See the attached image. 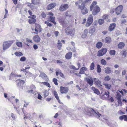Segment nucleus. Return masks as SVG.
<instances>
[{
    "label": "nucleus",
    "mask_w": 127,
    "mask_h": 127,
    "mask_svg": "<svg viewBox=\"0 0 127 127\" xmlns=\"http://www.w3.org/2000/svg\"><path fill=\"white\" fill-rule=\"evenodd\" d=\"M97 4V2L94 1L90 6V10L92 11V14L93 15H97L101 11L100 8L98 5H96Z\"/></svg>",
    "instance_id": "f257e3e1"
},
{
    "label": "nucleus",
    "mask_w": 127,
    "mask_h": 127,
    "mask_svg": "<svg viewBox=\"0 0 127 127\" xmlns=\"http://www.w3.org/2000/svg\"><path fill=\"white\" fill-rule=\"evenodd\" d=\"M32 30L33 31H35V32H33V33L37 34L38 33H40L42 31V28L41 26L39 24L35 23V28L33 26L31 27Z\"/></svg>",
    "instance_id": "f03ea898"
},
{
    "label": "nucleus",
    "mask_w": 127,
    "mask_h": 127,
    "mask_svg": "<svg viewBox=\"0 0 127 127\" xmlns=\"http://www.w3.org/2000/svg\"><path fill=\"white\" fill-rule=\"evenodd\" d=\"M13 42L14 41L13 40H8L4 42L3 45V49L5 50L9 48Z\"/></svg>",
    "instance_id": "7ed1b4c3"
},
{
    "label": "nucleus",
    "mask_w": 127,
    "mask_h": 127,
    "mask_svg": "<svg viewBox=\"0 0 127 127\" xmlns=\"http://www.w3.org/2000/svg\"><path fill=\"white\" fill-rule=\"evenodd\" d=\"M75 32L74 29L72 28L71 26H69L65 29V32L67 34L73 36Z\"/></svg>",
    "instance_id": "20e7f679"
},
{
    "label": "nucleus",
    "mask_w": 127,
    "mask_h": 127,
    "mask_svg": "<svg viewBox=\"0 0 127 127\" xmlns=\"http://www.w3.org/2000/svg\"><path fill=\"white\" fill-rule=\"evenodd\" d=\"M85 4L82 3L81 5L79 6V8L81 9V12L83 14H85L88 13V10L85 7Z\"/></svg>",
    "instance_id": "39448f33"
},
{
    "label": "nucleus",
    "mask_w": 127,
    "mask_h": 127,
    "mask_svg": "<svg viewBox=\"0 0 127 127\" xmlns=\"http://www.w3.org/2000/svg\"><path fill=\"white\" fill-rule=\"evenodd\" d=\"M93 21V16L92 14H90L87 20L86 24V26L88 27L90 26Z\"/></svg>",
    "instance_id": "423d86ee"
},
{
    "label": "nucleus",
    "mask_w": 127,
    "mask_h": 127,
    "mask_svg": "<svg viewBox=\"0 0 127 127\" xmlns=\"http://www.w3.org/2000/svg\"><path fill=\"white\" fill-rule=\"evenodd\" d=\"M69 7V6L67 4H62L59 7V10L61 12H63L65 11Z\"/></svg>",
    "instance_id": "0eeeda50"
},
{
    "label": "nucleus",
    "mask_w": 127,
    "mask_h": 127,
    "mask_svg": "<svg viewBox=\"0 0 127 127\" xmlns=\"http://www.w3.org/2000/svg\"><path fill=\"white\" fill-rule=\"evenodd\" d=\"M85 80L87 83L90 86H92L93 85L94 80V78L91 77H87L86 78Z\"/></svg>",
    "instance_id": "6e6552de"
},
{
    "label": "nucleus",
    "mask_w": 127,
    "mask_h": 127,
    "mask_svg": "<svg viewBox=\"0 0 127 127\" xmlns=\"http://www.w3.org/2000/svg\"><path fill=\"white\" fill-rule=\"evenodd\" d=\"M123 8V6L122 5H120L115 9V11L116 14L118 15L122 12Z\"/></svg>",
    "instance_id": "1a4fd4ad"
},
{
    "label": "nucleus",
    "mask_w": 127,
    "mask_h": 127,
    "mask_svg": "<svg viewBox=\"0 0 127 127\" xmlns=\"http://www.w3.org/2000/svg\"><path fill=\"white\" fill-rule=\"evenodd\" d=\"M28 18H30L29 19V23L30 24H33L36 21L35 19L36 18V16L35 15H32V16H28Z\"/></svg>",
    "instance_id": "9d476101"
},
{
    "label": "nucleus",
    "mask_w": 127,
    "mask_h": 127,
    "mask_svg": "<svg viewBox=\"0 0 127 127\" xmlns=\"http://www.w3.org/2000/svg\"><path fill=\"white\" fill-rule=\"evenodd\" d=\"M107 51V50L106 48H102L98 51L97 56L98 57L102 56L105 54Z\"/></svg>",
    "instance_id": "9b49d317"
},
{
    "label": "nucleus",
    "mask_w": 127,
    "mask_h": 127,
    "mask_svg": "<svg viewBox=\"0 0 127 127\" xmlns=\"http://www.w3.org/2000/svg\"><path fill=\"white\" fill-rule=\"evenodd\" d=\"M94 82L95 83V85L97 87H99L101 88L102 90V85H101V82L98 79L96 78H94Z\"/></svg>",
    "instance_id": "f8f14e48"
},
{
    "label": "nucleus",
    "mask_w": 127,
    "mask_h": 127,
    "mask_svg": "<svg viewBox=\"0 0 127 127\" xmlns=\"http://www.w3.org/2000/svg\"><path fill=\"white\" fill-rule=\"evenodd\" d=\"M69 90L68 88L67 87H64L61 86L60 87V92L61 94H67Z\"/></svg>",
    "instance_id": "ddd939ff"
},
{
    "label": "nucleus",
    "mask_w": 127,
    "mask_h": 127,
    "mask_svg": "<svg viewBox=\"0 0 127 127\" xmlns=\"http://www.w3.org/2000/svg\"><path fill=\"white\" fill-rule=\"evenodd\" d=\"M121 96L119 93H117V94L116 96V97L118 100V105L121 106L122 105V102L121 101Z\"/></svg>",
    "instance_id": "4468645a"
},
{
    "label": "nucleus",
    "mask_w": 127,
    "mask_h": 127,
    "mask_svg": "<svg viewBox=\"0 0 127 127\" xmlns=\"http://www.w3.org/2000/svg\"><path fill=\"white\" fill-rule=\"evenodd\" d=\"M95 111L92 108H88L87 111V114L90 116H92L94 115Z\"/></svg>",
    "instance_id": "2eb2a0df"
},
{
    "label": "nucleus",
    "mask_w": 127,
    "mask_h": 127,
    "mask_svg": "<svg viewBox=\"0 0 127 127\" xmlns=\"http://www.w3.org/2000/svg\"><path fill=\"white\" fill-rule=\"evenodd\" d=\"M110 93L108 91L105 92L104 94L101 96V99L104 100L108 99L109 98V94Z\"/></svg>",
    "instance_id": "dca6fc26"
},
{
    "label": "nucleus",
    "mask_w": 127,
    "mask_h": 127,
    "mask_svg": "<svg viewBox=\"0 0 127 127\" xmlns=\"http://www.w3.org/2000/svg\"><path fill=\"white\" fill-rule=\"evenodd\" d=\"M56 4L55 3H52L49 4L47 7V9L49 10L54 8L56 6Z\"/></svg>",
    "instance_id": "f3484780"
},
{
    "label": "nucleus",
    "mask_w": 127,
    "mask_h": 127,
    "mask_svg": "<svg viewBox=\"0 0 127 127\" xmlns=\"http://www.w3.org/2000/svg\"><path fill=\"white\" fill-rule=\"evenodd\" d=\"M102 18L104 20H105L107 22H110V20L109 18V16L108 14H104L102 16Z\"/></svg>",
    "instance_id": "a211bd4d"
},
{
    "label": "nucleus",
    "mask_w": 127,
    "mask_h": 127,
    "mask_svg": "<svg viewBox=\"0 0 127 127\" xmlns=\"http://www.w3.org/2000/svg\"><path fill=\"white\" fill-rule=\"evenodd\" d=\"M53 95L56 98L58 102L59 103H61L60 100L59 98V96L57 92L55 91H54L53 92Z\"/></svg>",
    "instance_id": "6ab92c4d"
},
{
    "label": "nucleus",
    "mask_w": 127,
    "mask_h": 127,
    "mask_svg": "<svg viewBox=\"0 0 127 127\" xmlns=\"http://www.w3.org/2000/svg\"><path fill=\"white\" fill-rule=\"evenodd\" d=\"M116 24L114 23H112L110 24L108 28V30L110 32L113 31L116 27Z\"/></svg>",
    "instance_id": "aec40b11"
},
{
    "label": "nucleus",
    "mask_w": 127,
    "mask_h": 127,
    "mask_svg": "<svg viewBox=\"0 0 127 127\" xmlns=\"http://www.w3.org/2000/svg\"><path fill=\"white\" fill-rule=\"evenodd\" d=\"M33 39L35 42L38 43L40 41V39L38 35H36L33 37Z\"/></svg>",
    "instance_id": "412c9836"
},
{
    "label": "nucleus",
    "mask_w": 127,
    "mask_h": 127,
    "mask_svg": "<svg viewBox=\"0 0 127 127\" xmlns=\"http://www.w3.org/2000/svg\"><path fill=\"white\" fill-rule=\"evenodd\" d=\"M48 21H50L54 25L56 24V23L55 21V17L54 16H50Z\"/></svg>",
    "instance_id": "4be33fe9"
},
{
    "label": "nucleus",
    "mask_w": 127,
    "mask_h": 127,
    "mask_svg": "<svg viewBox=\"0 0 127 127\" xmlns=\"http://www.w3.org/2000/svg\"><path fill=\"white\" fill-rule=\"evenodd\" d=\"M96 29L95 27L94 26H92L90 28V30H89V33L92 35L95 32Z\"/></svg>",
    "instance_id": "5701e85b"
},
{
    "label": "nucleus",
    "mask_w": 127,
    "mask_h": 127,
    "mask_svg": "<svg viewBox=\"0 0 127 127\" xmlns=\"http://www.w3.org/2000/svg\"><path fill=\"white\" fill-rule=\"evenodd\" d=\"M72 53L71 52H69L67 53L65 56V58L67 60L71 59L72 57Z\"/></svg>",
    "instance_id": "b1692460"
},
{
    "label": "nucleus",
    "mask_w": 127,
    "mask_h": 127,
    "mask_svg": "<svg viewBox=\"0 0 127 127\" xmlns=\"http://www.w3.org/2000/svg\"><path fill=\"white\" fill-rule=\"evenodd\" d=\"M87 68L86 67H82L80 69L79 72L78 74H83L85 72V71H87Z\"/></svg>",
    "instance_id": "393cba45"
},
{
    "label": "nucleus",
    "mask_w": 127,
    "mask_h": 127,
    "mask_svg": "<svg viewBox=\"0 0 127 127\" xmlns=\"http://www.w3.org/2000/svg\"><path fill=\"white\" fill-rule=\"evenodd\" d=\"M125 46V44L123 42H120L118 45V48L119 49L123 48Z\"/></svg>",
    "instance_id": "a878e982"
},
{
    "label": "nucleus",
    "mask_w": 127,
    "mask_h": 127,
    "mask_svg": "<svg viewBox=\"0 0 127 127\" xmlns=\"http://www.w3.org/2000/svg\"><path fill=\"white\" fill-rule=\"evenodd\" d=\"M55 73L56 75L57 76H58V75L59 74L60 76L63 78H65L62 72L60 70L59 71H56Z\"/></svg>",
    "instance_id": "bb28decb"
},
{
    "label": "nucleus",
    "mask_w": 127,
    "mask_h": 127,
    "mask_svg": "<svg viewBox=\"0 0 127 127\" xmlns=\"http://www.w3.org/2000/svg\"><path fill=\"white\" fill-rule=\"evenodd\" d=\"M119 119L121 120L124 119V121L127 122V115H124L120 116L119 117Z\"/></svg>",
    "instance_id": "cd10ccee"
},
{
    "label": "nucleus",
    "mask_w": 127,
    "mask_h": 127,
    "mask_svg": "<svg viewBox=\"0 0 127 127\" xmlns=\"http://www.w3.org/2000/svg\"><path fill=\"white\" fill-rule=\"evenodd\" d=\"M91 89L94 91V93L98 95L100 94V92L98 90L96 89L95 87H92L91 88Z\"/></svg>",
    "instance_id": "c85d7f7f"
},
{
    "label": "nucleus",
    "mask_w": 127,
    "mask_h": 127,
    "mask_svg": "<svg viewBox=\"0 0 127 127\" xmlns=\"http://www.w3.org/2000/svg\"><path fill=\"white\" fill-rule=\"evenodd\" d=\"M126 50H123L121 52V54L122 55L123 57H125L127 56V52Z\"/></svg>",
    "instance_id": "c756f323"
},
{
    "label": "nucleus",
    "mask_w": 127,
    "mask_h": 127,
    "mask_svg": "<svg viewBox=\"0 0 127 127\" xmlns=\"http://www.w3.org/2000/svg\"><path fill=\"white\" fill-rule=\"evenodd\" d=\"M111 70L110 68L108 67H107L105 68V72L107 74H109L111 73Z\"/></svg>",
    "instance_id": "7c9ffc66"
},
{
    "label": "nucleus",
    "mask_w": 127,
    "mask_h": 127,
    "mask_svg": "<svg viewBox=\"0 0 127 127\" xmlns=\"http://www.w3.org/2000/svg\"><path fill=\"white\" fill-rule=\"evenodd\" d=\"M18 80H20V81H19L17 83V85L19 86H22L25 83L24 81L23 80H20V79H18Z\"/></svg>",
    "instance_id": "2f4dec72"
},
{
    "label": "nucleus",
    "mask_w": 127,
    "mask_h": 127,
    "mask_svg": "<svg viewBox=\"0 0 127 127\" xmlns=\"http://www.w3.org/2000/svg\"><path fill=\"white\" fill-rule=\"evenodd\" d=\"M103 85L105 86V88L108 90L110 89L111 88V84L104 83Z\"/></svg>",
    "instance_id": "473e14b6"
},
{
    "label": "nucleus",
    "mask_w": 127,
    "mask_h": 127,
    "mask_svg": "<svg viewBox=\"0 0 127 127\" xmlns=\"http://www.w3.org/2000/svg\"><path fill=\"white\" fill-rule=\"evenodd\" d=\"M105 42L107 43H109L111 41V38L110 37H106L105 40Z\"/></svg>",
    "instance_id": "72a5a7b5"
},
{
    "label": "nucleus",
    "mask_w": 127,
    "mask_h": 127,
    "mask_svg": "<svg viewBox=\"0 0 127 127\" xmlns=\"http://www.w3.org/2000/svg\"><path fill=\"white\" fill-rule=\"evenodd\" d=\"M102 43L100 42H98L96 44V47L98 48H100L102 46Z\"/></svg>",
    "instance_id": "f704fd0d"
},
{
    "label": "nucleus",
    "mask_w": 127,
    "mask_h": 127,
    "mask_svg": "<svg viewBox=\"0 0 127 127\" xmlns=\"http://www.w3.org/2000/svg\"><path fill=\"white\" fill-rule=\"evenodd\" d=\"M14 54L16 56L20 57L23 55V53L20 52H16L14 53Z\"/></svg>",
    "instance_id": "c9c22d12"
},
{
    "label": "nucleus",
    "mask_w": 127,
    "mask_h": 127,
    "mask_svg": "<svg viewBox=\"0 0 127 127\" xmlns=\"http://www.w3.org/2000/svg\"><path fill=\"white\" fill-rule=\"evenodd\" d=\"M94 115H95V117L97 118H98L100 117V116H101V115L98 112H95Z\"/></svg>",
    "instance_id": "e433bc0d"
},
{
    "label": "nucleus",
    "mask_w": 127,
    "mask_h": 127,
    "mask_svg": "<svg viewBox=\"0 0 127 127\" xmlns=\"http://www.w3.org/2000/svg\"><path fill=\"white\" fill-rule=\"evenodd\" d=\"M32 3L34 4H38L40 3L39 0H32Z\"/></svg>",
    "instance_id": "4c0bfd02"
},
{
    "label": "nucleus",
    "mask_w": 127,
    "mask_h": 127,
    "mask_svg": "<svg viewBox=\"0 0 127 127\" xmlns=\"http://www.w3.org/2000/svg\"><path fill=\"white\" fill-rule=\"evenodd\" d=\"M95 64L94 63H92L91 64L90 66V69L92 70H94L95 67Z\"/></svg>",
    "instance_id": "58836bf2"
},
{
    "label": "nucleus",
    "mask_w": 127,
    "mask_h": 127,
    "mask_svg": "<svg viewBox=\"0 0 127 127\" xmlns=\"http://www.w3.org/2000/svg\"><path fill=\"white\" fill-rule=\"evenodd\" d=\"M104 21L103 19H99L98 20V23L100 25H101L103 24L104 23Z\"/></svg>",
    "instance_id": "ea45409f"
},
{
    "label": "nucleus",
    "mask_w": 127,
    "mask_h": 127,
    "mask_svg": "<svg viewBox=\"0 0 127 127\" xmlns=\"http://www.w3.org/2000/svg\"><path fill=\"white\" fill-rule=\"evenodd\" d=\"M62 44L60 40H59L57 44V47L59 50H60L62 47Z\"/></svg>",
    "instance_id": "a19ab883"
},
{
    "label": "nucleus",
    "mask_w": 127,
    "mask_h": 127,
    "mask_svg": "<svg viewBox=\"0 0 127 127\" xmlns=\"http://www.w3.org/2000/svg\"><path fill=\"white\" fill-rule=\"evenodd\" d=\"M109 53L111 55H114L116 53V51L114 50H110L109 52Z\"/></svg>",
    "instance_id": "79ce46f5"
},
{
    "label": "nucleus",
    "mask_w": 127,
    "mask_h": 127,
    "mask_svg": "<svg viewBox=\"0 0 127 127\" xmlns=\"http://www.w3.org/2000/svg\"><path fill=\"white\" fill-rule=\"evenodd\" d=\"M101 64L103 65H106L107 64L106 61L104 59H102L100 61Z\"/></svg>",
    "instance_id": "37998d69"
},
{
    "label": "nucleus",
    "mask_w": 127,
    "mask_h": 127,
    "mask_svg": "<svg viewBox=\"0 0 127 127\" xmlns=\"http://www.w3.org/2000/svg\"><path fill=\"white\" fill-rule=\"evenodd\" d=\"M65 15L66 17H68L70 18L72 16L71 14H70L69 13V11H67L65 13Z\"/></svg>",
    "instance_id": "c03bdc74"
},
{
    "label": "nucleus",
    "mask_w": 127,
    "mask_h": 127,
    "mask_svg": "<svg viewBox=\"0 0 127 127\" xmlns=\"http://www.w3.org/2000/svg\"><path fill=\"white\" fill-rule=\"evenodd\" d=\"M101 69L100 68V66L99 64L97 65V71L98 73H100L101 72Z\"/></svg>",
    "instance_id": "a18cd8bd"
},
{
    "label": "nucleus",
    "mask_w": 127,
    "mask_h": 127,
    "mask_svg": "<svg viewBox=\"0 0 127 127\" xmlns=\"http://www.w3.org/2000/svg\"><path fill=\"white\" fill-rule=\"evenodd\" d=\"M42 83L43 85H45L48 87L50 88L51 87V86L50 84L48 82H42Z\"/></svg>",
    "instance_id": "49530a36"
},
{
    "label": "nucleus",
    "mask_w": 127,
    "mask_h": 127,
    "mask_svg": "<svg viewBox=\"0 0 127 127\" xmlns=\"http://www.w3.org/2000/svg\"><path fill=\"white\" fill-rule=\"evenodd\" d=\"M111 79L108 75L106 76L104 78V80L105 81H109Z\"/></svg>",
    "instance_id": "de8ad7c7"
},
{
    "label": "nucleus",
    "mask_w": 127,
    "mask_h": 127,
    "mask_svg": "<svg viewBox=\"0 0 127 127\" xmlns=\"http://www.w3.org/2000/svg\"><path fill=\"white\" fill-rule=\"evenodd\" d=\"M25 75L29 77H31L32 76V73L29 71H26Z\"/></svg>",
    "instance_id": "09e8293b"
},
{
    "label": "nucleus",
    "mask_w": 127,
    "mask_h": 127,
    "mask_svg": "<svg viewBox=\"0 0 127 127\" xmlns=\"http://www.w3.org/2000/svg\"><path fill=\"white\" fill-rule=\"evenodd\" d=\"M53 82L54 83V84L56 85H58V80L55 78H54L53 79Z\"/></svg>",
    "instance_id": "8fccbe9b"
},
{
    "label": "nucleus",
    "mask_w": 127,
    "mask_h": 127,
    "mask_svg": "<svg viewBox=\"0 0 127 127\" xmlns=\"http://www.w3.org/2000/svg\"><path fill=\"white\" fill-rule=\"evenodd\" d=\"M41 15L43 18H45L46 17L47 15L44 12H42L41 14Z\"/></svg>",
    "instance_id": "3c124183"
},
{
    "label": "nucleus",
    "mask_w": 127,
    "mask_h": 127,
    "mask_svg": "<svg viewBox=\"0 0 127 127\" xmlns=\"http://www.w3.org/2000/svg\"><path fill=\"white\" fill-rule=\"evenodd\" d=\"M48 21H46L45 22V24L47 25L49 27H51L52 26V24L51 23H50L48 22Z\"/></svg>",
    "instance_id": "603ef678"
},
{
    "label": "nucleus",
    "mask_w": 127,
    "mask_h": 127,
    "mask_svg": "<svg viewBox=\"0 0 127 127\" xmlns=\"http://www.w3.org/2000/svg\"><path fill=\"white\" fill-rule=\"evenodd\" d=\"M44 96L46 97L49 95V93L47 91H45L44 92Z\"/></svg>",
    "instance_id": "864d4df0"
},
{
    "label": "nucleus",
    "mask_w": 127,
    "mask_h": 127,
    "mask_svg": "<svg viewBox=\"0 0 127 127\" xmlns=\"http://www.w3.org/2000/svg\"><path fill=\"white\" fill-rule=\"evenodd\" d=\"M17 45L19 47H21L22 46V43L21 42H17L16 43Z\"/></svg>",
    "instance_id": "5fc2aeb1"
},
{
    "label": "nucleus",
    "mask_w": 127,
    "mask_h": 127,
    "mask_svg": "<svg viewBox=\"0 0 127 127\" xmlns=\"http://www.w3.org/2000/svg\"><path fill=\"white\" fill-rule=\"evenodd\" d=\"M26 60V58L25 57H21L20 59V61L21 62H24Z\"/></svg>",
    "instance_id": "6e6d98bb"
},
{
    "label": "nucleus",
    "mask_w": 127,
    "mask_h": 127,
    "mask_svg": "<svg viewBox=\"0 0 127 127\" xmlns=\"http://www.w3.org/2000/svg\"><path fill=\"white\" fill-rule=\"evenodd\" d=\"M120 70H115L114 71V73L116 74H118L120 73Z\"/></svg>",
    "instance_id": "4d7b16f0"
},
{
    "label": "nucleus",
    "mask_w": 127,
    "mask_h": 127,
    "mask_svg": "<svg viewBox=\"0 0 127 127\" xmlns=\"http://www.w3.org/2000/svg\"><path fill=\"white\" fill-rule=\"evenodd\" d=\"M48 15L53 16L54 15V14L51 12H49L48 13Z\"/></svg>",
    "instance_id": "13d9d810"
},
{
    "label": "nucleus",
    "mask_w": 127,
    "mask_h": 127,
    "mask_svg": "<svg viewBox=\"0 0 127 127\" xmlns=\"http://www.w3.org/2000/svg\"><path fill=\"white\" fill-rule=\"evenodd\" d=\"M88 33V30L87 29H85L84 30V32L83 34H86V35H87V34Z\"/></svg>",
    "instance_id": "bf43d9fd"
},
{
    "label": "nucleus",
    "mask_w": 127,
    "mask_h": 127,
    "mask_svg": "<svg viewBox=\"0 0 127 127\" xmlns=\"http://www.w3.org/2000/svg\"><path fill=\"white\" fill-rule=\"evenodd\" d=\"M37 98L38 99L40 100L42 99V97L40 95V94H38V96L37 97Z\"/></svg>",
    "instance_id": "052dcab7"
},
{
    "label": "nucleus",
    "mask_w": 127,
    "mask_h": 127,
    "mask_svg": "<svg viewBox=\"0 0 127 127\" xmlns=\"http://www.w3.org/2000/svg\"><path fill=\"white\" fill-rule=\"evenodd\" d=\"M33 47L34 49L36 50L38 48V46L36 44H34L33 45Z\"/></svg>",
    "instance_id": "680f3d73"
},
{
    "label": "nucleus",
    "mask_w": 127,
    "mask_h": 127,
    "mask_svg": "<svg viewBox=\"0 0 127 127\" xmlns=\"http://www.w3.org/2000/svg\"><path fill=\"white\" fill-rule=\"evenodd\" d=\"M59 32L58 31H55L54 32V34L55 36H57L59 34Z\"/></svg>",
    "instance_id": "e2e57ef3"
},
{
    "label": "nucleus",
    "mask_w": 127,
    "mask_h": 127,
    "mask_svg": "<svg viewBox=\"0 0 127 127\" xmlns=\"http://www.w3.org/2000/svg\"><path fill=\"white\" fill-rule=\"evenodd\" d=\"M28 12L30 15V16H32V13L31 10H29Z\"/></svg>",
    "instance_id": "0e129e2a"
},
{
    "label": "nucleus",
    "mask_w": 127,
    "mask_h": 127,
    "mask_svg": "<svg viewBox=\"0 0 127 127\" xmlns=\"http://www.w3.org/2000/svg\"><path fill=\"white\" fill-rule=\"evenodd\" d=\"M26 40H27V41L28 42H30V43H32V40L31 39H28V38H27Z\"/></svg>",
    "instance_id": "69168bd1"
},
{
    "label": "nucleus",
    "mask_w": 127,
    "mask_h": 127,
    "mask_svg": "<svg viewBox=\"0 0 127 127\" xmlns=\"http://www.w3.org/2000/svg\"><path fill=\"white\" fill-rule=\"evenodd\" d=\"M11 117L13 118L14 120H15V116L13 113H12L11 114Z\"/></svg>",
    "instance_id": "338daca9"
},
{
    "label": "nucleus",
    "mask_w": 127,
    "mask_h": 127,
    "mask_svg": "<svg viewBox=\"0 0 127 127\" xmlns=\"http://www.w3.org/2000/svg\"><path fill=\"white\" fill-rule=\"evenodd\" d=\"M126 72V71L125 70H123L122 72V74L123 75H125Z\"/></svg>",
    "instance_id": "774afa93"
}]
</instances>
